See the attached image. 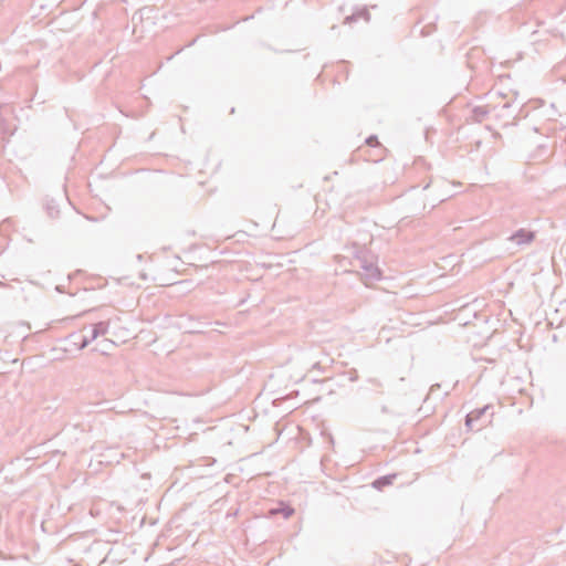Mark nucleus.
Listing matches in <instances>:
<instances>
[{"label": "nucleus", "mask_w": 566, "mask_h": 566, "mask_svg": "<svg viewBox=\"0 0 566 566\" xmlns=\"http://www.w3.org/2000/svg\"><path fill=\"white\" fill-rule=\"evenodd\" d=\"M494 416V407L489 403L480 408H475L465 416V428L468 431H481L483 428L492 423Z\"/></svg>", "instance_id": "nucleus-1"}, {"label": "nucleus", "mask_w": 566, "mask_h": 566, "mask_svg": "<svg viewBox=\"0 0 566 566\" xmlns=\"http://www.w3.org/2000/svg\"><path fill=\"white\" fill-rule=\"evenodd\" d=\"M356 265L361 270V276L366 282H374L381 279V271L376 264L375 255L367 250L356 254Z\"/></svg>", "instance_id": "nucleus-2"}, {"label": "nucleus", "mask_w": 566, "mask_h": 566, "mask_svg": "<svg viewBox=\"0 0 566 566\" xmlns=\"http://www.w3.org/2000/svg\"><path fill=\"white\" fill-rule=\"evenodd\" d=\"M536 238V232L533 230H528L525 228H521L514 231L509 238L507 241L516 244L517 247L530 245Z\"/></svg>", "instance_id": "nucleus-3"}, {"label": "nucleus", "mask_w": 566, "mask_h": 566, "mask_svg": "<svg viewBox=\"0 0 566 566\" xmlns=\"http://www.w3.org/2000/svg\"><path fill=\"white\" fill-rule=\"evenodd\" d=\"M359 19H363L366 22L370 21V13L367 7L356 8L352 14L344 19V24H352L357 22Z\"/></svg>", "instance_id": "nucleus-4"}, {"label": "nucleus", "mask_w": 566, "mask_h": 566, "mask_svg": "<svg viewBox=\"0 0 566 566\" xmlns=\"http://www.w3.org/2000/svg\"><path fill=\"white\" fill-rule=\"evenodd\" d=\"M397 479V474H386L377 478L373 481L371 486L378 491H382L386 486H389Z\"/></svg>", "instance_id": "nucleus-5"}, {"label": "nucleus", "mask_w": 566, "mask_h": 566, "mask_svg": "<svg viewBox=\"0 0 566 566\" xmlns=\"http://www.w3.org/2000/svg\"><path fill=\"white\" fill-rule=\"evenodd\" d=\"M187 319L189 321L190 324L187 325L186 328L187 332L191 334L202 333V328L209 324L206 319L197 322L192 315H188Z\"/></svg>", "instance_id": "nucleus-6"}, {"label": "nucleus", "mask_w": 566, "mask_h": 566, "mask_svg": "<svg viewBox=\"0 0 566 566\" xmlns=\"http://www.w3.org/2000/svg\"><path fill=\"white\" fill-rule=\"evenodd\" d=\"M269 513L272 516L277 515V514H282L284 516V518H289L291 515H293L294 509L291 505H289V504L280 502L279 506L274 507V509H271L269 511Z\"/></svg>", "instance_id": "nucleus-7"}, {"label": "nucleus", "mask_w": 566, "mask_h": 566, "mask_svg": "<svg viewBox=\"0 0 566 566\" xmlns=\"http://www.w3.org/2000/svg\"><path fill=\"white\" fill-rule=\"evenodd\" d=\"M45 210L50 218L55 219L60 216V206L53 198H48L45 200Z\"/></svg>", "instance_id": "nucleus-8"}, {"label": "nucleus", "mask_w": 566, "mask_h": 566, "mask_svg": "<svg viewBox=\"0 0 566 566\" xmlns=\"http://www.w3.org/2000/svg\"><path fill=\"white\" fill-rule=\"evenodd\" d=\"M109 322L101 321L94 325H92L91 332L92 336L97 338L98 336H103L108 333Z\"/></svg>", "instance_id": "nucleus-9"}, {"label": "nucleus", "mask_w": 566, "mask_h": 566, "mask_svg": "<svg viewBox=\"0 0 566 566\" xmlns=\"http://www.w3.org/2000/svg\"><path fill=\"white\" fill-rule=\"evenodd\" d=\"M70 338H78V342H74V345H76L78 349H84L93 340L96 339L95 337L92 336V332H90V335H83V336H80L76 333H73L70 335Z\"/></svg>", "instance_id": "nucleus-10"}, {"label": "nucleus", "mask_w": 566, "mask_h": 566, "mask_svg": "<svg viewBox=\"0 0 566 566\" xmlns=\"http://www.w3.org/2000/svg\"><path fill=\"white\" fill-rule=\"evenodd\" d=\"M489 115V111L484 106H476L473 108V117L478 122H482Z\"/></svg>", "instance_id": "nucleus-11"}, {"label": "nucleus", "mask_w": 566, "mask_h": 566, "mask_svg": "<svg viewBox=\"0 0 566 566\" xmlns=\"http://www.w3.org/2000/svg\"><path fill=\"white\" fill-rule=\"evenodd\" d=\"M365 143L369 146V147H378L380 146V143L378 140V137L376 135H370L366 138Z\"/></svg>", "instance_id": "nucleus-12"}, {"label": "nucleus", "mask_w": 566, "mask_h": 566, "mask_svg": "<svg viewBox=\"0 0 566 566\" xmlns=\"http://www.w3.org/2000/svg\"><path fill=\"white\" fill-rule=\"evenodd\" d=\"M11 223V220L10 219H6L1 222L0 224V230H6V229H9V226Z\"/></svg>", "instance_id": "nucleus-13"}, {"label": "nucleus", "mask_w": 566, "mask_h": 566, "mask_svg": "<svg viewBox=\"0 0 566 566\" xmlns=\"http://www.w3.org/2000/svg\"><path fill=\"white\" fill-rule=\"evenodd\" d=\"M312 369L319 370L321 373H324V368L322 367V364L319 361H316L312 365Z\"/></svg>", "instance_id": "nucleus-14"}, {"label": "nucleus", "mask_w": 566, "mask_h": 566, "mask_svg": "<svg viewBox=\"0 0 566 566\" xmlns=\"http://www.w3.org/2000/svg\"><path fill=\"white\" fill-rule=\"evenodd\" d=\"M381 412H382V413H389V409H388V407H387V406H382V407H381Z\"/></svg>", "instance_id": "nucleus-15"}]
</instances>
